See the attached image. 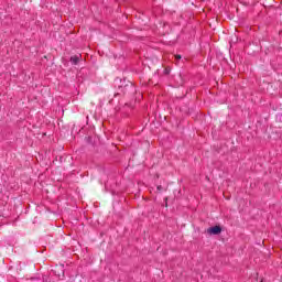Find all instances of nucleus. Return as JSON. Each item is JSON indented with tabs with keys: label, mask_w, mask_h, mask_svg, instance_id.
<instances>
[{
	"label": "nucleus",
	"mask_w": 282,
	"mask_h": 282,
	"mask_svg": "<svg viewBox=\"0 0 282 282\" xmlns=\"http://www.w3.org/2000/svg\"><path fill=\"white\" fill-rule=\"evenodd\" d=\"M156 188H158L159 192L164 189V187H162V185H159Z\"/></svg>",
	"instance_id": "obj_4"
},
{
	"label": "nucleus",
	"mask_w": 282,
	"mask_h": 282,
	"mask_svg": "<svg viewBox=\"0 0 282 282\" xmlns=\"http://www.w3.org/2000/svg\"><path fill=\"white\" fill-rule=\"evenodd\" d=\"M165 74H169V69H165Z\"/></svg>",
	"instance_id": "obj_6"
},
{
	"label": "nucleus",
	"mask_w": 282,
	"mask_h": 282,
	"mask_svg": "<svg viewBox=\"0 0 282 282\" xmlns=\"http://www.w3.org/2000/svg\"><path fill=\"white\" fill-rule=\"evenodd\" d=\"M42 279L44 282H47L50 278H47L46 275H43Z\"/></svg>",
	"instance_id": "obj_3"
},
{
	"label": "nucleus",
	"mask_w": 282,
	"mask_h": 282,
	"mask_svg": "<svg viewBox=\"0 0 282 282\" xmlns=\"http://www.w3.org/2000/svg\"><path fill=\"white\" fill-rule=\"evenodd\" d=\"M44 135H46V133H45V132L42 134V138H43Z\"/></svg>",
	"instance_id": "obj_7"
},
{
	"label": "nucleus",
	"mask_w": 282,
	"mask_h": 282,
	"mask_svg": "<svg viewBox=\"0 0 282 282\" xmlns=\"http://www.w3.org/2000/svg\"><path fill=\"white\" fill-rule=\"evenodd\" d=\"M177 61L182 58V55H176Z\"/></svg>",
	"instance_id": "obj_5"
},
{
	"label": "nucleus",
	"mask_w": 282,
	"mask_h": 282,
	"mask_svg": "<svg viewBox=\"0 0 282 282\" xmlns=\"http://www.w3.org/2000/svg\"><path fill=\"white\" fill-rule=\"evenodd\" d=\"M79 62H80V55H74L70 57V63L73 65H78Z\"/></svg>",
	"instance_id": "obj_2"
},
{
	"label": "nucleus",
	"mask_w": 282,
	"mask_h": 282,
	"mask_svg": "<svg viewBox=\"0 0 282 282\" xmlns=\"http://www.w3.org/2000/svg\"><path fill=\"white\" fill-rule=\"evenodd\" d=\"M209 235H221V226H214L207 229Z\"/></svg>",
	"instance_id": "obj_1"
}]
</instances>
